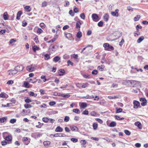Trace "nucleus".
Here are the masks:
<instances>
[{
  "instance_id": "1",
  "label": "nucleus",
  "mask_w": 148,
  "mask_h": 148,
  "mask_svg": "<svg viewBox=\"0 0 148 148\" xmlns=\"http://www.w3.org/2000/svg\"><path fill=\"white\" fill-rule=\"evenodd\" d=\"M123 83L125 85H127L129 83H130L132 84H134L135 85H133V87H136V85L140 84V82H139L134 80H130L127 79L124 80L123 81Z\"/></svg>"
},
{
  "instance_id": "2",
  "label": "nucleus",
  "mask_w": 148,
  "mask_h": 148,
  "mask_svg": "<svg viewBox=\"0 0 148 148\" xmlns=\"http://www.w3.org/2000/svg\"><path fill=\"white\" fill-rule=\"evenodd\" d=\"M37 68V66L35 64H31L27 66L26 70L29 72L35 71Z\"/></svg>"
},
{
  "instance_id": "3",
  "label": "nucleus",
  "mask_w": 148,
  "mask_h": 148,
  "mask_svg": "<svg viewBox=\"0 0 148 148\" xmlns=\"http://www.w3.org/2000/svg\"><path fill=\"white\" fill-rule=\"evenodd\" d=\"M103 47L106 48V49H108V50L110 49L111 50H113L114 49V48L113 46L110 45L107 43H105L103 44Z\"/></svg>"
},
{
  "instance_id": "4",
  "label": "nucleus",
  "mask_w": 148,
  "mask_h": 148,
  "mask_svg": "<svg viewBox=\"0 0 148 148\" xmlns=\"http://www.w3.org/2000/svg\"><path fill=\"white\" fill-rule=\"evenodd\" d=\"M92 17L93 20L94 21L97 22L99 19V16L98 15L96 14H93L92 15Z\"/></svg>"
},
{
  "instance_id": "5",
  "label": "nucleus",
  "mask_w": 148,
  "mask_h": 148,
  "mask_svg": "<svg viewBox=\"0 0 148 148\" xmlns=\"http://www.w3.org/2000/svg\"><path fill=\"white\" fill-rule=\"evenodd\" d=\"M42 135V134L38 132H35L32 133L31 134L32 136L35 139H36L38 137H40Z\"/></svg>"
},
{
  "instance_id": "6",
  "label": "nucleus",
  "mask_w": 148,
  "mask_h": 148,
  "mask_svg": "<svg viewBox=\"0 0 148 148\" xmlns=\"http://www.w3.org/2000/svg\"><path fill=\"white\" fill-rule=\"evenodd\" d=\"M24 67L22 65L17 66H16L14 68V69L16 70L17 72L22 71Z\"/></svg>"
},
{
  "instance_id": "7",
  "label": "nucleus",
  "mask_w": 148,
  "mask_h": 148,
  "mask_svg": "<svg viewBox=\"0 0 148 148\" xmlns=\"http://www.w3.org/2000/svg\"><path fill=\"white\" fill-rule=\"evenodd\" d=\"M133 108L135 109H136L138 108L140 106V104L139 102L136 100H134L133 101Z\"/></svg>"
},
{
  "instance_id": "8",
  "label": "nucleus",
  "mask_w": 148,
  "mask_h": 148,
  "mask_svg": "<svg viewBox=\"0 0 148 148\" xmlns=\"http://www.w3.org/2000/svg\"><path fill=\"white\" fill-rule=\"evenodd\" d=\"M140 101L142 102L141 103V105L144 106L147 105V100L144 98H141L140 99Z\"/></svg>"
},
{
  "instance_id": "9",
  "label": "nucleus",
  "mask_w": 148,
  "mask_h": 148,
  "mask_svg": "<svg viewBox=\"0 0 148 148\" xmlns=\"http://www.w3.org/2000/svg\"><path fill=\"white\" fill-rule=\"evenodd\" d=\"M119 10L116 9L114 12H112L111 13V14L112 16H115L116 17H118L119 16L118 12Z\"/></svg>"
},
{
  "instance_id": "10",
  "label": "nucleus",
  "mask_w": 148,
  "mask_h": 148,
  "mask_svg": "<svg viewBox=\"0 0 148 148\" xmlns=\"http://www.w3.org/2000/svg\"><path fill=\"white\" fill-rule=\"evenodd\" d=\"M17 71L15 70L14 69V70H10L8 71V74L10 75H14L16 74L17 73Z\"/></svg>"
},
{
  "instance_id": "11",
  "label": "nucleus",
  "mask_w": 148,
  "mask_h": 148,
  "mask_svg": "<svg viewBox=\"0 0 148 148\" xmlns=\"http://www.w3.org/2000/svg\"><path fill=\"white\" fill-rule=\"evenodd\" d=\"M135 125L137 126L138 128L139 129H142V125L140 123L139 121L136 122L135 123Z\"/></svg>"
},
{
  "instance_id": "12",
  "label": "nucleus",
  "mask_w": 148,
  "mask_h": 148,
  "mask_svg": "<svg viewBox=\"0 0 148 148\" xmlns=\"http://www.w3.org/2000/svg\"><path fill=\"white\" fill-rule=\"evenodd\" d=\"M109 15L107 13L105 14L103 16V19L106 22H107L109 19Z\"/></svg>"
},
{
  "instance_id": "13",
  "label": "nucleus",
  "mask_w": 148,
  "mask_h": 148,
  "mask_svg": "<svg viewBox=\"0 0 148 148\" xmlns=\"http://www.w3.org/2000/svg\"><path fill=\"white\" fill-rule=\"evenodd\" d=\"M82 22L81 21H77L76 23V28L77 29L79 28L80 27V25L82 24Z\"/></svg>"
},
{
  "instance_id": "14",
  "label": "nucleus",
  "mask_w": 148,
  "mask_h": 148,
  "mask_svg": "<svg viewBox=\"0 0 148 148\" xmlns=\"http://www.w3.org/2000/svg\"><path fill=\"white\" fill-rule=\"evenodd\" d=\"M22 12L21 11H19L17 14L16 15V19L17 20H19L20 19V17L21 14H22Z\"/></svg>"
},
{
  "instance_id": "15",
  "label": "nucleus",
  "mask_w": 148,
  "mask_h": 148,
  "mask_svg": "<svg viewBox=\"0 0 148 148\" xmlns=\"http://www.w3.org/2000/svg\"><path fill=\"white\" fill-rule=\"evenodd\" d=\"M55 131L57 132H61L63 131V129L60 126H58L56 128L55 130Z\"/></svg>"
},
{
  "instance_id": "16",
  "label": "nucleus",
  "mask_w": 148,
  "mask_h": 148,
  "mask_svg": "<svg viewBox=\"0 0 148 148\" xmlns=\"http://www.w3.org/2000/svg\"><path fill=\"white\" fill-rule=\"evenodd\" d=\"M8 95L5 93L3 92H1L0 94V97L3 98H7L8 97Z\"/></svg>"
},
{
  "instance_id": "17",
  "label": "nucleus",
  "mask_w": 148,
  "mask_h": 148,
  "mask_svg": "<svg viewBox=\"0 0 148 148\" xmlns=\"http://www.w3.org/2000/svg\"><path fill=\"white\" fill-rule=\"evenodd\" d=\"M7 117L6 116L1 118H0V122L1 123H3L6 122L7 121Z\"/></svg>"
},
{
  "instance_id": "18",
  "label": "nucleus",
  "mask_w": 148,
  "mask_h": 148,
  "mask_svg": "<svg viewBox=\"0 0 148 148\" xmlns=\"http://www.w3.org/2000/svg\"><path fill=\"white\" fill-rule=\"evenodd\" d=\"M70 128L71 130L73 131L77 132L79 130L78 128L76 126H70Z\"/></svg>"
},
{
  "instance_id": "19",
  "label": "nucleus",
  "mask_w": 148,
  "mask_h": 148,
  "mask_svg": "<svg viewBox=\"0 0 148 148\" xmlns=\"http://www.w3.org/2000/svg\"><path fill=\"white\" fill-rule=\"evenodd\" d=\"M12 136L10 135H8V136L6 137L5 140L7 141H12Z\"/></svg>"
},
{
  "instance_id": "20",
  "label": "nucleus",
  "mask_w": 148,
  "mask_h": 148,
  "mask_svg": "<svg viewBox=\"0 0 148 148\" xmlns=\"http://www.w3.org/2000/svg\"><path fill=\"white\" fill-rule=\"evenodd\" d=\"M28 94L31 97L33 96L35 97H36L37 96V94L36 93H34L32 91L29 92L28 93Z\"/></svg>"
},
{
  "instance_id": "21",
  "label": "nucleus",
  "mask_w": 148,
  "mask_h": 148,
  "mask_svg": "<svg viewBox=\"0 0 148 148\" xmlns=\"http://www.w3.org/2000/svg\"><path fill=\"white\" fill-rule=\"evenodd\" d=\"M144 39V37L143 36H141L139 37L137 40V42L140 43Z\"/></svg>"
},
{
  "instance_id": "22",
  "label": "nucleus",
  "mask_w": 148,
  "mask_h": 148,
  "mask_svg": "<svg viewBox=\"0 0 148 148\" xmlns=\"http://www.w3.org/2000/svg\"><path fill=\"white\" fill-rule=\"evenodd\" d=\"M60 73L59 74L60 76H62L64 75L65 72L64 69H60L59 70Z\"/></svg>"
},
{
  "instance_id": "23",
  "label": "nucleus",
  "mask_w": 148,
  "mask_h": 148,
  "mask_svg": "<svg viewBox=\"0 0 148 148\" xmlns=\"http://www.w3.org/2000/svg\"><path fill=\"white\" fill-rule=\"evenodd\" d=\"M60 59V58L58 56H56L53 58V61L55 62H57Z\"/></svg>"
},
{
  "instance_id": "24",
  "label": "nucleus",
  "mask_w": 148,
  "mask_h": 148,
  "mask_svg": "<svg viewBox=\"0 0 148 148\" xmlns=\"http://www.w3.org/2000/svg\"><path fill=\"white\" fill-rule=\"evenodd\" d=\"M116 125V123L114 121H112L109 124V126L110 127H114Z\"/></svg>"
},
{
  "instance_id": "25",
  "label": "nucleus",
  "mask_w": 148,
  "mask_h": 148,
  "mask_svg": "<svg viewBox=\"0 0 148 148\" xmlns=\"http://www.w3.org/2000/svg\"><path fill=\"white\" fill-rule=\"evenodd\" d=\"M3 18L5 20L8 19V14L7 12H5L3 14Z\"/></svg>"
},
{
  "instance_id": "26",
  "label": "nucleus",
  "mask_w": 148,
  "mask_h": 148,
  "mask_svg": "<svg viewBox=\"0 0 148 148\" xmlns=\"http://www.w3.org/2000/svg\"><path fill=\"white\" fill-rule=\"evenodd\" d=\"M88 86L89 84L87 83H83L81 86V87L83 88H85L86 87H88Z\"/></svg>"
},
{
  "instance_id": "27",
  "label": "nucleus",
  "mask_w": 148,
  "mask_h": 148,
  "mask_svg": "<svg viewBox=\"0 0 148 148\" xmlns=\"http://www.w3.org/2000/svg\"><path fill=\"white\" fill-rule=\"evenodd\" d=\"M65 35L66 38L68 39H69L70 38H71L72 36V34H71L69 33H67V34L65 33Z\"/></svg>"
},
{
  "instance_id": "28",
  "label": "nucleus",
  "mask_w": 148,
  "mask_h": 148,
  "mask_svg": "<svg viewBox=\"0 0 148 148\" xmlns=\"http://www.w3.org/2000/svg\"><path fill=\"white\" fill-rule=\"evenodd\" d=\"M58 46H53L52 47V50L53 51L55 52L58 48Z\"/></svg>"
},
{
  "instance_id": "29",
  "label": "nucleus",
  "mask_w": 148,
  "mask_h": 148,
  "mask_svg": "<svg viewBox=\"0 0 148 148\" xmlns=\"http://www.w3.org/2000/svg\"><path fill=\"white\" fill-rule=\"evenodd\" d=\"M24 85L25 87L26 88H30L29 84L27 82H25L24 83Z\"/></svg>"
},
{
  "instance_id": "30",
  "label": "nucleus",
  "mask_w": 148,
  "mask_h": 148,
  "mask_svg": "<svg viewBox=\"0 0 148 148\" xmlns=\"http://www.w3.org/2000/svg\"><path fill=\"white\" fill-rule=\"evenodd\" d=\"M73 112L77 114H79L80 113L79 110L78 109H74L73 110Z\"/></svg>"
},
{
  "instance_id": "31",
  "label": "nucleus",
  "mask_w": 148,
  "mask_h": 148,
  "mask_svg": "<svg viewBox=\"0 0 148 148\" xmlns=\"http://www.w3.org/2000/svg\"><path fill=\"white\" fill-rule=\"evenodd\" d=\"M114 116L115 119L118 120H123L124 119L123 117L120 118L119 116L116 115H115Z\"/></svg>"
},
{
  "instance_id": "32",
  "label": "nucleus",
  "mask_w": 148,
  "mask_h": 148,
  "mask_svg": "<svg viewBox=\"0 0 148 148\" xmlns=\"http://www.w3.org/2000/svg\"><path fill=\"white\" fill-rule=\"evenodd\" d=\"M25 9L27 12H30L31 10L30 6H26L25 8Z\"/></svg>"
},
{
  "instance_id": "33",
  "label": "nucleus",
  "mask_w": 148,
  "mask_h": 148,
  "mask_svg": "<svg viewBox=\"0 0 148 148\" xmlns=\"http://www.w3.org/2000/svg\"><path fill=\"white\" fill-rule=\"evenodd\" d=\"M140 18V15H137L134 18V20L135 21H138Z\"/></svg>"
},
{
  "instance_id": "34",
  "label": "nucleus",
  "mask_w": 148,
  "mask_h": 148,
  "mask_svg": "<svg viewBox=\"0 0 148 148\" xmlns=\"http://www.w3.org/2000/svg\"><path fill=\"white\" fill-rule=\"evenodd\" d=\"M116 113H118L121 112L123 110V109L121 108H116Z\"/></svg>"
},
{
  "instance_id": "35",
  "label": "nucleus",
  "mask_w": 148,
  "mask_h": 148,
  "mask_svg": "<svg viewBox=\"0 0 148 148\" xmlns=\"http://www.w3.org/2000/svg\"><path fill=\"white\" fill-rule=\"evenodd\" d=\"M32 49L34 52H36V51L39 50V47L37 46L34 45Z\"/></svg>"
},
{
  "instance_id": "36",
  "label": "nucleus",
  "mask_w": 148,
  "mask_h": 148,
  "mask_svg": "<svg viewBox=\"0 0 148 148\" xmlns=\"http://www.w3.org/2000/svg\"><path fill=\"white\" fill-rule=\"evenodd\" d=\"M77 37L78 38H80L82 36V32H78L76 35Z\"/></svg>"
},
{
  "instance_id": "37",
  "label": "nucleus",
  "mask_w": 148,
  "mask_h": 148,
  "mask_svg": "<svg viewBox=\"0 0 148 148\" xmlns=\"http://www.w3.org/2000/svg\"><path fill=\"white\" fill-rule=\"evenodd\" d=\"M49 119V118L47 117H43L42 119V121L45 123H47Z\"/></svg>"
},
{
  "instance_id": "38",
  "label": "nucleus",
  "mask_w": 148,
  "mask_h": 148,
  "mask_svg": "<svg viewBox=\"0 0 148 148\" xmlns=\"http://www.w3.org/2000/svg\"><path fill=\"white\" fill-rule=\"evenodd\" d=\"M50 144V142L49 141H45L43 142V144L45 146H49Z\"/></svg>"
},
{
  "instance_id": "39",
  "label": "nucleus",
  "mask_w": 148,
  "mask_h": 148,
  "mask_svg": "<svg viewBox=\"0 0 148 148\" xmlns=\"http://www.w3.org/2000/svg\"><path fill=\"white\" fill-rule=\"evenodd\" d=\"M24 107L25 108L27 109L31 108L32 107V106L28 104L27 103H25L24 105Z\"/></svg>"
},
{
  "instance_id": "40",
  "label": "nucleus",
  "mask_w": 148,
  "mask_h": 148,
  "mask_svg": "<svg viewBox=\"0 0 148 148\" xmlns=\"http://www.w3.org/2000/svg\"><path fill=\"white\" fill-rule=\"evenodd\" d=\"M81 107L82 108H85L87 107V104L85 103H82L81 104Z\"/></svg>"
},
{
  "instance_id": "41",
  "label": "nucleus",
  "mask_w": 148,
  "mask_h": 148,
  "mask_svg": "<svg viewBox=\"0 0 148 148\" xmlns=\"http://www.w3.org/2000/svg\"><path fill=\"white\" fill-rule=\"evenodd\" d=\"M25 101L26 103H29L32 102L31 100L28 97H27L26 99H25Z\"/></svg>"
},
{
  "instance_id": "42",
  "label": "nucleus",
  "mask_w": 148,
  "mask_h": 148,
  "mask_svg": "<svg viewBox=\"0 0 148 148\" xmlns=\"http://www.w3.org/2000/svg\"><path fill=\"white\" fill-rule=\"evenodd\" d=\"M12 105V103H8L6 105L2 104V106L4 107L10 106Z\"/></svg>"
},
{
  "instance_id": "43",
  "label": "nucleus",
  "mask_w": 148,
  "mask_h": 148,
  "mask_svg": "<svg viewBox=\"0 0 148 148\" xmlns=\"http://www.w3.org/2000/svg\"><path fill=\"white\" fill-rule=\"evenodd\" d=\"M125 133L127 136H129L131 134V132L127 130H125L124 131Z\"/></svg>"
},
{
  "instance_id": "44",
  "label": "nucleus",
  "mask_w": 148,
  "mask_h": 148,
  "mask_svg": "<svg viewBox=\"0 0 148 148\" xmlns=\"http://www.w3.org/2000/svg\"><path fill=\"white\" fill-rule=\"evenodd\" d=\"M93 129L95 130L97 129L98 127V125L96 123H93L92 125Z\"/></svg>"
},
{
  "instance_id": "45",
  "label": "nucleus",
  "mask_w": 148,
  "mask_h": 148,
  "mask_svg": "<svg viewBox=\"0 0 148 148\" xmlns=\"http://www.w3.org/2000/svg\"><path fill=\"white\" fill-rule=\"evenodd\" d=\"M90 114L91 116H97V113L94 111L91 112Z\"/></svg>"
},
{
  "instance_id": "46",
  "label": "nucleus",
  "mask_w": 148,
  "mask_h": 148,
  "mask_svg": "<svg viewBox=\"0 0 148 148\" xmlns=\"http://www.w3.org/2000/svg\"><path fill=\"white\" fill-rule=\"evenodd\" d=\"M70 95L69 94H66L65 95H64V94H62V97H63L65 98H68L70 96Z\"/></svg>"
},
{
  "instance_id": "47",
  "label": "nucleus",
  "mask_w": 148,
  "mask_h": 148,
  "mask_svg": "<svg viewBox=\"0 0 148 148\" xmlns=\"http://www.w3.org/2000/svg\"><path fill=\"white\" fill-rule=\"evenodd\" d=\"M142 27L141 26H139V25H137L136 27V31L138 32H139V29H141L142 28Z\"/></svg>"
},
{
  "instance_id": "48",
  "label": "nucleus",
  "mask_w": 148,
  "mask_h": 148,
  "mask_svg": "<svg viewBox=\"0 0 148 148\" xmlns=\"http://www.w3.org/2000/svg\"><path fill=\"white\" fill-rule=\"evenodd\" d=\"M45 59V60H48L50 58V56L49 55L47 54H46L44 55Z\"/></svg>"
},
{
  "instance_id": "49",
  "label": "nucleus",
  "mask_w": 148,
  "mask_h": 148,
  "mask_svg": "<svg viewBox=\"0 0 148 148\" xmlns=\"http://www.w3.org/2000/svg\"><path fill=\"white\" fill-rule=\"evenodd\" d=\"M86 143L87 142L84 140H81L80 141V143L83 146H84V145H85Z\"/></svg>"
},
{
  "instance_id": "50",
  "label": "nucleus",
  "mask_w": 148,
  "mask_h": 148,
  "mask_svg": "<svg viewBox=\"0 0 148 148\" xmlns=\"http://www.w3.org/2000/svg\"><path fill=\"white\" fill-rule=\"evenodd\" d=\"M103 21H100L98 23V25L99 27H101L103 25Z\"/></svg>"
},
{
  "instance_id": "51",
  "label": "nucleus",
  "mask_w": 148,
  "mask_h": 148,
  "mask_svg": "<svg viewBox=\"0 0 148 148\" xmlns=\"http://www.w3.org/2000/svg\"><path fill=\"white\" fill-rule=\"evenodd\" d=\"M47 3L46 1H44L42 3V7H45L47 6Z\"/></svg>"
},
{
  "instance_id": "52",
  "label": "nucleus",
  "mask_w": 148,
  "mask_h": 148,
  "mask_svg": "<svg viewBox=\"0 0 148 148\" xmlns=\"http://www.w3.org/2000/svg\"><path fill=\"white\" fill-rule=\"evenodd\" d=\"M108 98L110 99H115L116 98H118L116 96H109L108 97Z\"/></svg>"
},
{
  "instance_id": "53",
  "label": "nucleus",
  "mask_w": 148,
  "mask_h": 148,
  "mask_svg": "<svg viewBox=\"0 0 148 148\" xmlns=\"http://www.w3.org/2000/svg\"><path fill=\"white\" fill-rule=\"evenodd\" d=\"M80 17L81 18L83 19H85V14L84 13H82L80 14Z\"/></svg>"
},
{
  "instance_id": "54",
  "label": "nucleus",
  "mask_w": 148,
  "mask_h": 148,
  "mask_svg": "<svg viewBox=\"0 0 148 148\" xmlns=\"http://www.w3.org/2000/svg\"><path fill=\"white\" fill-rule=\"evenodd\" d=\"M37 82L36 80V79L35 78L34 79H29V82L34 83L36 82Z\"/></svg>"
},
{
  "instance_id": "55",
  "label": "nucleus",
  "mask_w": 148,
  "mask_h": 148,
  "mask_svg": "<svg viewBox=\"0 0 148 148\" xmlns=\"http://www.w3.org/2000/svg\"><path fill=\"white\" fill-rule=\"evenodd\" d=\"M16 121V119H12L10 120V123H12L14 124V123Z\"/></svg>"
},
{
  "instance_id": "56",
  "label": "nucleus",
  "mask_w": 148,
  "mask_h": 148,
  "mask_svg": "<svg viewBox=\"0 0 148 148\" xmlns=\"http://www.w3.org/2000/svg\"><path fill=\"white\" fill-rule=\"evenodd\" d=\"M71 140L73 143H76L78 141V140L77 138H72L71 139Z\"/></svg>"
},
{
  "instance_id": "57",
  "label": "nucleus",
  "mask_w": 148,
  "mask_h": 148,
  "mask_svg": "<svg viewBox=\"0 0 148 148\" xmlns=\"http://www.w3.org/2000/svg\"><path fill=\"white\" fill-rule=\"evenodd\" d=\"M83 76L84 78L86 79H89L90 78V77L89 75L86 74H84Z\"/></svg>"
},
{
  "instance_id": "58",
  "label": "nucleus",
  "mask_w": 148,
  "mask_h": 148,
  "mask_svg": "<svg viewBox=\"0 0 148 148\" xmlns=\"http://www.w3.org/2000/svg\"><path fill=\"white\" fill-rule=\"evenodd\" d=\"M95 120L101 124L103 123V122L102 120L100 119L96 118L95 119Z\"/></svg>"
},
{
  "instance_id": "59",
  "label": "nucleus",
  "mask_w": 148,
  "mask_h": 148,
  "mask_svg": "<svg viewBox=\"0 0 148 148\" xmlns=\"http://www.w3.org/2000/svg\"><path fill=\"white\" fill-rule=\"evenodd\" d=\"M84 97L86 98V99H91L94 98V97L93 95H91L90 96L87 95L86 97Z\"/></svg>"
},
{
  "instance_id": "60",
  "label": "nucleus",
  "mask_w": 148,
  "mask_h": 148,
  "mask_svg": "<svg viewBox=\"0 0 148 148\" xmlns=\"http://www.w3.org/2000/svg\"><path fill=\"white\" fill-rule=\"evenodd\" d=\"M43 32V30L40 28H38L37 31V32L38 33L41 34Z\"/></svg>"
},
{
  "instance_id": "61",
  "label": "nucleus",
  "mask_w": 148,
  "mask_h": 148,
  "mask_svg": "<svg viewBox=\"0 0 148 148\" xmlns=\"http://www.w3.org/2000/svg\"><path fill=\"white\" fill-rule=\"evenodd\" d=\"M7 142L5 140H3L1 142V144L2 146H4L7 145Z\"/></svg>"
},
{
  "instance_id": "62",
  "label": "nucleus",
  "mask_w": 148,
  "mask_h": 148,
  "mask_svg": "<svg viewBox=\"0 0 148 148\" xmlns=\"http://www.w3.org/2000/svg\"><path fill=\"white\" fill-rule=\"evenodd\" d=\"M49 104L50 106H52L56 104V102L54 101H50L49 102Z\"/></svg>"
},
{
  "instance_id": "63",
  "label": "nucleus",
  "mask_w": 148,
  "mask_h": 148,
  "mask_svg": "<svg viewBox=\"0 0 148 148\" xmlns=\"http://www.w3.org/2000/svg\"><path fill=\"white\" fill-rule=\"evenodd\" d=\"M69 117L68 116H65L64 119V121L65 122H67L69 120Z\"/></svg>"
},
{
  "instance_id": "64",
  "label": "nucleus",
  "mask_w": 148,
  "mask_h": 148,
  "mask_svg": "<svg viewBox=\"0 0 148 148\" xmlns=\"http://www.w3.org/2000/svg\"><path fill=\"white\" fill-rule=\"evenodd\" d=\"M97 71L96 70H93L92 72V73L93 75H97Z\"/></svg>"
}]
</instances>
